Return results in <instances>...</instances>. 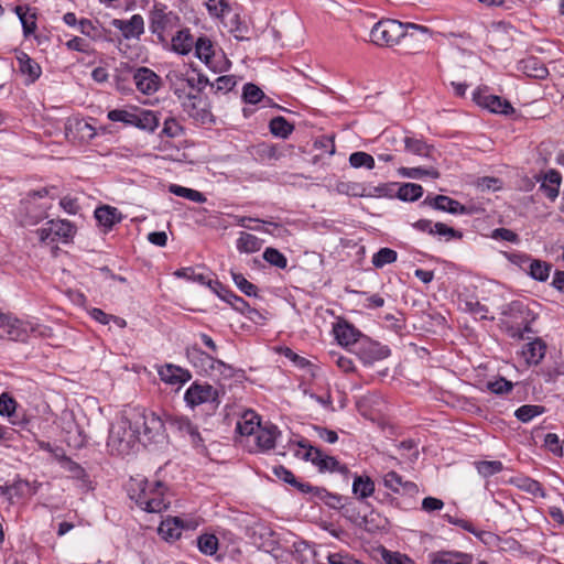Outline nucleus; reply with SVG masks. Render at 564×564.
I'll return each mask as SVG.
<instances>
[{"mask_svg": "<svg viewBox=\"0 0 564 564\" xmlns=\"http://www.w3.org/2000/svg\"><path fill=\"white\" fill-rule=\"evenodd\" d=\"M174 76L182 82H186L189 87L197 88L198 91H202L207 85H209L208 77L202 73H197L196 75L186 78L178 74H175Z\"/></svg>", "mask_w": 564, "mask_h": 564, "instance_id": "nucleus-56", "label": "nucleus"}, {"mask_svg": "<svg viewBox=\"0 0 564 564\" xmlns=\"http://www.w3.org/2000/svg\"><path fill=\"white\" fill-rule=\"evenodd\" d=\"M182 529L183 520L181 518H166L159 527V534L165 540H175L181 536Z\"/></svg>", "mask_w": 564, "mask_h": 564, "instance_id": "nucleus-30", "label": "nucleus"}, {"mask_svg": "<svg viewBox=\"0 0 564 564\" xmlns=\"http://www.w3.org/2000/svg\"><path fill=\"white\" fill-rule=\"evenodd\" d=\"M403 142L406 152H410L419 156H431V151L433 150V148L429 145L426 142H424L422 139L404 137Z\"/></svg>", "mask_w": 564, "mask_h": 564, "instance_id": "nucleus-36", "label": "nucleus"}, {"mask_svg": "<svg viewBox=\"0 0 564 564\" xmlns=\"http://www.w3.org/2000/svg\"><path fill=\"white\" fill-rule=\"evenodd\" d=\"M384 486L399 495L414 496L417 494L419 488L415 482L404 480L397 471H389L383 477Z\"/></svg>", "mask_w": 564, "mask_h": 564, "instance_id": "nucleus-14", "label": "nucleus"}, {"mask_svg": "<svg viewBox=\"0 0 564 564\" xmlns=\"http://www.w3.org/2000/svg\"><path fill=\"white\" fill-rule=\"evenodd\" d=\"M166 423L172 427L182 433L188 435L194 445H199L203 442L197 427L185 416L170 415L166 419Z\"/></svg>", "mask_w": 564, "mask_h": 564, "instance_id": "nucleus-17", "label": "nucleus"}, {"mask_svg": "<svg viewBox=\"0 0 564 564\" xmlns=\"http://www.w3.org/2000/svg\"><path fill=\"white\" fill-rule=\"evenodd\" d=\"M262 240L254 235L241 231L237 239V249L240 252L253 253L261 249Z\"/></svg>", "mask_w": 564, "mask_h": 564, "instance_id": "nucleus-35", "label": "nucleus"}, {"mask_svg": "<svg viewBox=\"0 0 564 564\" xmlns=\"http://www.w3.org/2000/svg\"><path fill=\"white\" fill-rule=\"evenodd\" d=\"M398 173L403 177L409 178H421L423 176H430L432 178H438L440 172L435 169H422V167H400Z\"/></svg>", "mask_w": 564, "mask_h": 564, "instance_id": "nucleus-44", "label": "nucleus"}, {"mask_svg": "<svg viewBox=\"0 0 564 564\" xmlns=\"http://www.w3.org/2000/svg\"><path fill=\"white\" fill-rule=\"evenodd\" d=\"M318 499L333 509L343 508L346 503V498L344 496L329 492L325 488H322L321 491H318Z\"/></svg>", "mask_w": 564, "mask_h": 564, "instance_id": "nucleus-52", "label": "nucleus"}, {"mask_svg": "<svg viewBox=\"0 0 564 564\" xmlns=\"http://www.w3.org/2000/svg\"><path fill=\"white\" fill-rule=\"evenodd\" d=\"M544 412H545V408L542 405L524 404L516 410L514 415L519 421H521L523 423H528L532 419H534L538 415L543 414Z\"/></svg>", "mask_w": 564, "mask_h": 564, "instance_id": "nucleus-41", "label": "nucleus"}, {"mask_svg": "<svg viewBox=\"0 0 564 564\" xmlns=\"http://www.w3.org/2000/svg\"><path fill=\"white\" fill-rule=\"evenodd\" d=\"M260 426V417L253 411H248L242 415L241 420L238 421L237 431L241 435H251L256 433Z\"/></svg>", "mask_w": 564, "mask_h": 564, "instance_id": "nucleus-34", "label": "nucleus"}, {"mask_svg": "<svg viewBox=\"0 0 564 564\" xmlns=\"http://www.w3.org/2000/svg\"><path fill=\"white\" fill-rule=\"evenodd\" d=\"M170 192L176 196L189 199L195 203H205L206 202V197L204 196L203 193H200L196 189L181 186V185L172 184L170 186Z\"/></svg>", "mask_w": 564, "mask_h": 564, "instance_id": "nucleus-42", "label": "nucleus"}, {"mask_svg": "<svg viewBox=\"0 0 564 564\" xmlns=\"http://www.w3.org/2000/svg\"><path fill=\"white\" fill-rule=\"evenodd\" d=\"M55 189L54 186L43 187L26 194L19 207V219L22 226H34L47 217L50 206L46 204H37L36 200L46 196L55 198L56 194L53 193Z\"/></svg>", "mask_w": 564, "mask_h": 564, "instance_id": "nucleus-4", "label": "nucleus"}, {"mask_svg": "<svg viewBox=\"0 0 564 564\" xmlns=\"http://www.w3.org/2000/svg\"><path fill=\"white\" fill-rule=\"evenodd\" d=\"M195 42L196 40L191 34L189 30H180L172 37V48L178 54L186 55L193 50Z\"/></svg>", "mask_w": 564, "mask_h": 564, "instance_id": "nucleus-29", "label": "nucleus"}, {"mask_svg": "<svg viewBox=\"0 0 564 564\" xmlns=\"http://www.w3.org/2000/svg\"><path fill=\"white\" fill-rule=\"evenodd\" d=\"M262 256L268 263L279 269H285L288 265L286 257L275 248H267Z\"/></svg>", "mask_w": 564, "mask_h": 564, "instance_id": "nucleus-49", "label": "nucleus"}, {"mask_svg": "<svg viewBox=\"0 0 564 564\" xmlns=\"http://www.w3.org/2000/svg\"><path fill=\"white\" fill-rule=\"evenodd\" d=\"M197 546L205 555H213L218 550V539L214 534H202L197 538Z\"/></svg>", "mask_w": 564, "mask_h": 564, "instance_id": "nucleus-48", "label": "nucleus"}, {"mask_svg": "<svg viewBox=\"0 0 564 564\" xmlns=\"http://www.w3.org/2000/svg\"><path fill=\"white\" fill-rule=\"evenodd\" d=\"M134 115L135 113L124 109H113L108 112L107 118L113 122H123L126 124L133 126Z\"/></svg>", "mask_w": 564, "mask_h": 564, "instance_id": "nucleus-59", "label": "nucleus"}, {"mask_svg": "<svg viewBox=\"0 0 564 564\" xmlns=\"http://www.w3.org/2000/svg\"><path fill=\"white\" fill-rule=\"evenodd\" d=\"M523 69L528 76L534 78H545L549 74L547 68L536 58H528L523 61Z\"/></svg>", "mask_w": 564, "mask_h": 564, "instance_id": "nucleus-47", "label": "nucleus"}, {"mask_svg": "<svg viewBox=\"0 0 564 564\" xmlns=\"http://www.w3.org/2000/svg\"><path fill=\"white\" fill-rule=\"evenodd\" d=\"M382 557L387 564H414L409 556L399 552H390L384 550Z\"/></svg>", "mask_w": 564, "mask_h": 564, "instance_id": "nucleus-64", "label": "nucleus"}, {"mask_svg": "<svg viewBox=\"0 0 564 564\" xmlns=\"http://www.w3.org/2000/svg\"><path fill=\"white\" fill-rule=\"evenodd\" d=\"M184 399L191 408L204 403L219 404L218 391L207 383H192L186 390Z\"/></svg>", "mask_w": 564, "mask_h": 564, "instance_id": "nucleus-9", "label": "nucleus"}, {"mask_svg": "<svg viewBox=\"0 0 564 564\" xmlns=\"http://www.w3.org/2000/svg\"><path fill=\"white\" fill-rule=\"evenodd\" d=\"M352 492L359 499H366L373 495L375 482L368 476L356 475L352 482Z\"/></svg>", "mask_w": 564, "mask_h": 564, "instance_id": "nucleus-33", "label": "nucleus"}, {"mask_svg": "<svg viewBox=\"0 0 564 564\" xmlns=\"http://www.w3.org/2000/svg\"><path fill=\"white\" fill-rule=\"evenodd\" d=\"M398 259L397 251L390 248H381L378 252L372 256V264L375 268H382L386 264H390L395 262Z\"/></svg>", "mask_w": 564, "mask_h": 564, "instance_id": "nucleus-46", "label": "nucleus"}, {"mask_svg": "<svg viewBox=\"0 0 564 564\" xmlns=\"http://www.w3.org/2000/svg\"><path fill=\"white\" fill-rule=\"evenodd\" d=\"M465 310L475 315L476 317L480 319L487 318L488 308L484 304H481L479 301L470 300L465 302Z\"/></svg>", "mask_w": 564, "mask_h": 564, "instance_id": "nucleus-62", "label": "nucleus"}, {"mask_svg": "<svg viewBox=\"0 0 564 564\" xmlns=\"http://www.w3.org/2000/svg\"><path fill=\"white\" fill-rule=\"evenodd\" d=\"M95 218L106 230H110L116 224L122 220V214L118 208L105 205L96 208Z\"/></svg>", "mask_w": 564, "mask_h": 564, "instance_id": "nucleus-23", "label": "nucleus"}, {"mask_svg": "<svg viewBox=\"0 0 564 564\" xmlns=\"http://www.w3.org/2000/svg\"><path fill=\"white\" fill-rule=\"evenodd\" d=\"M434 235H437L440 237H444L446 241L452 239H462L463 232L448 227L444 223H435L434 224Z\"/></svg>", "mask_w": 564, "mask_h": 564, "instance_id": "nucleus-58", "label": "nucleus"}, {"mask_svg": "<svg viewBox=\"0 0 564 564\" xmlns=\"http://www.w3.org/2000/svg\"><path fill=\"white\" fill-rule=\"evenodd\" d=\"M160 123L159 116L152 110H141L134 115L133 126L153 132Z\"/></svg>", "mask_w": 564, "mask_h": 564, "instance_id": "nucleus-32", "label": "nucleus"}, {"mask_svg": "<svg viewBox=\"0 0 564 564\" xmlns=\"http://www.w3.org/2000/svg\"><path fill=\"white\" fill-rule=\"evenodd\" d=\"M167 22L169 17L163 12V10L152 11L150 29L153 33L161 36L166 28Z\"/></svg>", "mask_w": 564, "mask_h": 564, "instance_id": "nucleus-51", "label": "nucleus"}, {"mask_svg": "<svg viewBox=\"0 0 564 564\" xmlns=\"http://www.w3.org/2000/svg\"><path fill=\"white\" fill-rule=\"evenodd\" d=\"M174 274L177 278L191 280V281L197 282L199 284L207 285L210 289L213 288L214 282H215L214 280L208 279L204 273L197 272L193 268H182V269L175 271Z\"/></svg>", "mask_w": 564, "mask_h": 564, "instance_id": "nucleus-40", "label": "nucleus"}, {"mask_svg": "<svg viewBox=\"0 0 564 564\" xmlns=\"http://www.w3.org/2000/svg\"><path fill=\"white\" fill-rule=\"evenodd\" d=\"M423 204L453 215L470 214V209L468 207L445 195L427 196L423 200Z\"/></svg>", "mask_w": 564, "mask_h": 564, "instance_id": "nucleus-12", "label": "nucleus"}, {"mask_svg": "<svg viewBox=\"0 0 564 564\" xmlns=\"http://www.w3.org/2000/svg\"><path fill=\"white\" fill-rule=\"evenodd\" d=\"M409 30L419 31L429 35L430 30L426 26L414 23H402L393 19H381L370 31V42L380 47H390L409 35Z\"/></svg>", "mask_w": 564, "mask_h": 564, "instance_id": "nucleus-2", "label": "nucleus"}, {"mask_svg": "<svg viewBox=\"0 0 564 564\" xmlns=\"http://www.w3.org/2000/svg\"><path fill=\"white\" fill-rule=\"evenodd\" d=\"M158 372L162 381L178 387L187 382L192 377L188 370L172 364L160 367Z\"/></svg>", "mask_w": 564, "mask_h": 564, "instance_id": "nucleus-16", "label": "nucleus"}, {"mask_svg": "<svg viewBox=\"0 0 564 564\" xmlns=\"http://www.w3.org/2000/svg\"><path fill=\"white\" fill-rule=\"evenodd\" d=\"M475 467L479 475L484 478L494 476L503 469V465L500 460H480L475 463Z\"/></svg>", "mask_w": 564, "mask_h": 564, "instance_id": "nucleus-45", "label": "nucleus"}, {"mask_svg": "<svg viewBox=\"0 0 564 564\" xmlns=\"http://www.w3.org/2000/svg\"><path fill=\"white\" fill-rule=\"evenodd\" d=\"M512 382L508 381L505 378H499L495 381H489L487 383L488 390H490L495 394H505L512 390Z\"/></svg>", "mask_w": 564, "mask_h": 564, "instance_id": "nucleus-61", "label": "nucleus"}, {"mask_svg": "<svg viewBox=\"0 0 564 564\" xmlns=\"http://www.w3.org/2000/svg\"><path fill=\"white\" fill-rule=\"evenodd\" d=\"M356 354L365 365H371L377 360L384 359L389 355V349L364 338L355 348Z\"/></svg>", "mask_w": 564, "mask_h": 564, "instance_id": "nucleus-13", "label": "nucleus"}, {"mask_svg": "<svg viewBox=\"0 0 564 564\" xmlns=\"http://www.w3.org/2000/svg\"><path fill=\"white\" fill-rule=\"evenodd\" d=\"M112 26L121 31L124 39L139 37L144 32V21L140 14H134L129 20H112Z\"/></svg>", "mask_w": 564, "mask_h": 564, "instance_id": "nucleus-15", "label": "nucleus"}, {"mask_svg": "<svg viewBox=\"0 0 564 564\" xmlns=\"http://www.w3.org/2000/svg\"><path fill=\"white\" fill-rule=\"evenodd\" d=\"M76 229L75 226L65 219H53L45 224V226L37 230L40 240L43 242H55L63 240L67 242L73 238Z\"/></svg>", "mask_w": 564, "mask_h": 564, "instance_id": "nucleus-8", "label": "nucleus"}, {"mask_svg": "<svg viewBox=\"0 0 564 564\" xmlns=\"http://www.w3.org/2000/svg\"><path fill=\"white\" fill-rule=\"evenodd\" d=\"M242 97L246 102L256 105L264 97V94L257 85L249 83L243 87Z\"/></svg>", "mask_w": 564, "mask_h": 564, "instance_id": "nucleus-57", "label": "nucleus"}, {"mask_svg": "<svg viewBox=\"0 0 564 564\" xmlns=\"http://www.w3.org/2000/svg\"><path fill=\"white\" fill-rule=\"evenodd\" d=\"M0 337L8 340L24 341L28 338V330L21 321L6 315V321L0 326Z\"/></svg>", "mask_w": 564, "mask_h": 564, "instance_id": "nucleus-20", "label": "nucleus"}, {"mask_svg": "<svg viewBox=\"0 0 564 564\" xmlns=\"http://www.w3.org/2000/svg\"><path fill=\"white\" fill-rule=\"evenodd\" d=\"M431 564H473V557L462 552L441 551L432 553Z\"/></svg>", "mask_w": 564, "mask_h": 564, "instance_id": "nucleus-25", "label": "nucleus"}, {"mask_svg": "<svg viewBox=\"0 0 564 564\" xmlns=\"http://www.w3.org/2000/svg\"><path fill=\"white\" fill-rule=\"evenodd\" d=\"M423 195V187L415 183H404L399 187L398 198L404 202H415Z\"/></svg>", "mask_w": 564, "mask_h": 564, "instance_id": "nucleus-39", "label": "nucleus"}, {"mask_svg": "<svg viewBox=\"0 0 564 564\" xmlns=\"http://www.w3.org/2000/svg\"><path fill=\"white\" fill-rule=\"evenodd\" d=\"M269 128L273 135L282 139H286L294 130L293 124L281 116L272 118L270 120Z\"/></svg>", "mask_w": 564, "mask_h": 564, "instance_id": "nucleus-38", "label": "nucleus"}, {"mask_svg": "<svg viewBox=\"0 0 564 564\" xmlns=\"http://www.w3.org/2000/svg\"><path fill=\"white\" fill-rule=\"evenodd\" d=\"M184 133V128L173 117H169L164 120L162 134L167 138H177Z\"/></svg>", "mask_w": 564, "mask_h": 564, "instance_id": "nucleus-55", "label": "nucleus"}, {"mask_svg": "<svg viewBox=\"0 0 564 564\" xmlns=\"http://www.w3.org/2000/svg\"><path fill=\"white\" fill-rule=\"evenodd\" d=\"M349 163L355 169L366 167L372 170L375 167V159L372 155L361 151L350 154Z\"/></svg>", "mask_w": 564, "mask_h": 564, "instance_id": "nucleus-50", "label": "nucleus"}, {"mask_svg": "<svg viewBox=\"0 0 564 564\" xmlns=\"http://www.w3.org/2000/svg\"><path fill=\"white\" fill-rule=\"evenodd\" d=\"M236 225L270 235H274V230H281V226L279 224L246 216H236Z\"/></svg>", "mask_w": 564, "mask_h": 564, "instance_id": "nucleus-22", "label": "nucleus"}, {"mask_svg": "<svg viewBox=\"0 0 564 564\" xmlns=\"http://www.w3.org/2000/svg\"><path fill=\"white\" fill-rule=\"evenodd\" d=\"M301 449L295 455L304 460H310L321 473L337 471L344 476L349 474L346 465H341L334 456L325 455L319 448L312 446L306 440L297 443Z\"/></svg>", "mask_w": 564, "mask_h": 564, "instance_id": "nucleus-7", "label": "nucleus"}, {"mask_svg": "<svg viewBox=\"0 0 564 564\" xmlns=\"http://www.w3.org/2000/svg\"><path fill=\"white\" fill-rule=\"evenodd\" d=\"M280 431L273 424L261 425L256 432V443L261 451H269L275 446Z\"/></svg>", "mask_w": 564, "mask_h": 564, "instance_id": "nucleus-24", "label": "nucleus"}, {"mask_svg": "<svg viewBox=\"0 0 564 564\" xmlns=\"http://www.w3.org/2000/svg\"><path fill=\"white\" fill-rule=\"evenodd\" d=\"M15 409H17V401L12 397H10L6 392L0 394V415L8 416V417L14 416L11 420V423L13 425L28 424L29 423V419H26L25 415H23L22 417H19L18 414L14 415L15 414Z\"/></svg>", "mask_w": 564, "mask_h": 564, "instance_id": "nucleus-28", "label": "nucleus"}, {"mask_svg": "<svg viewBox=\"0 0 564 564\" xmlns=\"http://www.w3.org/2000/svg\"><path fill=\"white\" fill-rule=\"evenodd\" d=\"M538 181H541L540 191L549 199L555 200V198L558 196L562 182L560 172L556 170H549L543 174L542 177H539Z\"/></svg>", "mask_w": 564, "mask_h": 564, "instance_id": "nucleus-21", "label": "nucleus"}, {"mask_svg": "<svg viewBox=\"0 0 564 564\" xmlns=\"http://www.w3.org/2000/svg\"><path fill=\"white\" fill-rule=\"evenodd\" d=\"M231 276L237 288L247 296H256L258 288L249 282L243 274L231 271Z\"/></svg>", "mask_w": 564, "mask_h": 564, "instance_id": "nucleus-53", "label": "nucleus"}, {"mask_svg": "<svg viewBox=\"0 0 564 564\" xmlns=\"http://www.w3.org/2000/svg\"><path fill=\"white\" fill-rule=\"evenodd\" d=\"M117 86L119 89L123 88L121 83L127 80L129 76L133 78L137 89L143 95H153L161 87L160 76L148 67H132L127 63H122L117 68Z\"/></svg>", "mask_w": 564, "mask_h": 564, "instance_id": "nucleus-5", "label": "nucleus"}, {"mask_svg": "<svg viewBox=\"0 0 564 564\" xmlns=\"http://www.w3.org/2000/svg\"><path fill=\"white\" fill-rule=\"evenodd\" d=\"M128 494L140 509L150 513L165 511L171 503L167 487L160 480H149L143 477L131 478Z\"/></svg>", "mask_w": 564, "mask_h": 564, "instance_id": "nucleus-1", "label": "nucleus"}, {"mask_svg": "<svg viewBox=\"0 0 564 564\" xmlns=\"http://www.w3.org/2000/svg\"><path fill=\"white\" fill-rule=\"evenodd\" d=\"M17 61L19 63L20 73L25 76L24 83L26 85L33 84L40 78L42 74L41 66L26 53L22 51L17 52Z\"/></svg>", "mask_w": 564, "mask_h": 564, "instance_id": "nucleus-19", "label": "nucleus"}, {"mask_svg": "<svg viewBox=\"0 0 564 564\" xmlns=\"http://www.w3.org/2000/svg\"><path fill=\"white\" fill-rule=\"evenodd\" d=\"M546 346L540 338L527 343L522 348V355L529 365H538L545 355Z\"/></svg>", "mask_w": 564, "mask_h": 564, "instance_id": "nucleus-26", "label": "nucleus"}, {"mask_svg": "<svg viewBox=\"0 0 564 564\" xmlns=\"http://www.w3.org/2000/svg\"><path fill=\"white\" fill-rule=\"evenodd\" d=\"M140 440L138 431L126 411L117 422L111 424L107 446L112 454L124 456L133 451Z\"/></svg>", "mask_w": 564, "mask_h": 564, "instance_id": "nucleus-3", "label": "nucleus"}, {"mask_svg": "<svg viewBox=\"0 0 564 564\" xmlns=\"http://www.w3.org/2000/svg\"><path fill=\"white\" fill-rule=\"evenodd\" d=\"M132 424L141 435L149 442H158L164 434V421L161 416L144 408H132L127 411Z\"/></svg>", "mask_w": 564, "mask_h": 564, "instance_id": "nucleus-6", "label": "nucleus"}, {"mask_svg": "<svg viewBox=\"0 0 564 564\" xmlns=\"http://www.w3.org/2000/svg\"><path fill=\"white\" fill-rule=\"evenodd\" d=\"M196 352L199 355L203 366H206L212 370H219L220 372H225L226 370L231 371V367L226 365L224 361L215 359L202 350H196Z\"/></svg>", "mask_w": 564, "mask_h": 564, "instance_id": "nucleus-54", "label": "nucleus"}, {"mask_svg": "<svg viewBox=\"0 0 564 564\" xmlns=\"http://www.w3.org/2000/svg\"><path fill=\"white\" fill-rule=\"evenodd\" d=\"M212 290L225 302L231 305L237 312L252 318V314H258L257 310L251 308L248 302L236 295L232 291L226 289L219 281L215 280Z\"/></svg>", "mask_w": 564, "mask_h": 564, "instance_id": "nucleus-10", "label": "nucleus"}, {"mask_svg": "<svg viewBox=\"0 0 564 564\" xmlns=\"http://www.w3.org/2000/svg\"><path fill=\"white\" fill-rule=\"evenodd\" d=\"M195 55L210 66L212 57L214 56V46L212 41L206 36H200L195 42Z\"/></svg>", "mask_w": 564, "mask_h": 564, "instance_id": "nucleus-37", "label": "nucleus"}, {"mask_svg": "<svg viewBox=\"0 0 564 564\" xmlns=\"http://www.w3.org/2000/svg\"><path fill=\"white\" fill-rule=\"evenodd\" d=\"M551 269L552 265L549 264L547 262L534 259L531 260L529 273L534 280L543 282L547 280Z\"/></svg>", "mask_w": 564, "mask_h": 564, "instance_id": "nucleus-43", "label": "nucleus"}, {"mask_svg": "<svg viewBox=\"0 0 564 564\" xmlns=\"http://www.w3.org/2000/svg\"><path fill=\"white\" fill-rule=\"evenodd\" d=\"M473 99L477 105L494 113L510 115L514 112L513 107L508 100L496 95H487L481 91H476L474 93Z\"/></svg>", "mask_w": 564, "mask_h": 564, "instance_id": "nucleus-11", "label": "nucleus"}, {"mask_svg": "<svg viewBox=\"0 0 564 564\" xmlns=\"http://www.w3.org/2000/svg\"><path fill=\"white\" fill-rule=\"evenodd\" d=\"M510 482L522 491L532 495L534 498H545L546 494L542 485L530 477L518 476L511 478Z\"/></svg>", "mask_w": 564, "mask_h": 564, "instance_id": "nucleus-27", "label": "nucleus"}, {"mask_svg": "<svg viewBox=\"0 0 564 564\" xmlns=\"http://www.w3.org/2000/svg\"><path fill=\"white\" fill-rule=\"evenodd\" d=\"M333 330L336 339L341 346L352 345L356 348L358 343L364 339L360 332L345 321L335 324Z\"/></svg>", "mask_w": 564, "mask_h": 564, "instance_id": "nucleus-18", "label": "nucleus"}, {"mask_svg": "<svg viewBox=\"0 0 564 564\" xmlns=\"http://www.w3.org/2000/svg\"><path fill=\"white\" fill-rule=\"evenodd\" d=\"M206 7L210 15L220 18L230 10L227 0H206Z\"/></svg>", "mask_w": 564, "mask_h": 564, "instance_id": "nucleus-60", "label": "nucleus"}, {"mask_svg": "<svg viewBox=\"0 0 564 564\" xmlns=\"http://www.w3.org/2000/svg\"><path fill=\"white\" fill-rule=\"evenodd\" d=\"M210 86L215 87L216 91L228 93L236 86V79L230 75L220 76Z\"/></svg>", "mask_w": 564, "mask_h": 564, "instance_id": "nucleus-63", "label": "nucleus"}, {"mask_svg": "<svg viewBox=\"0 0 564 564\" xmlns=\"http://www.w3.org/2000/svg\"><path fill=\"white\" fill-rule=\"evenodd\" d=\"M14 12L18 15L25 37L33 34L36 30V14L30 12V8L26 6H17Z\"/></svg>", "mask_w": 564, "mask_h": 564, "instance_id": "nucleus-31", "label": "nucleus"}]
</instances>
